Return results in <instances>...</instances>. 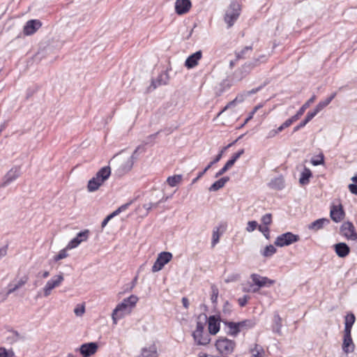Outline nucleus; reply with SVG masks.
Instances as JSON below:
<instances>
[{
    "mask_svg": "<svg viewBox=\"0 0 357 357\" xmlns=\"http://www.w3.org/2000/svg\"><path fill=\"white\" fill-rule=\"evenodd\" d=\"M137 301V296L135 295H131L123 299L121 303L118 304L113 310L112 314L114 324H116L119 319H121L125 315L130 314Z\"/></svg>",
    "mask_w": 357,
    "mask_h": 357,
    "instance_id": "obj_1",
    "label": "nucleus"
},
{
    "mask_svg": "<svg viewBox=\"0 0 357 357\" xmlns=\"http://www.w3.org/2000/svg\"><path fill=\"white\" fill-rule=\"evenodd\" d=\"M111 174L110 167L107 166L102 167L94 177L89 181L87 189L89 192L97 190L99 187L109 177Z\"/></svg>",
    "mask_w": 357,
    "mask_h": 357,
    "instance_id": "obj_2",
    "label": "nucleus"
},
{
    "mask_svg": "<svg viewBox=\"0 0 357 357\" xmlns=\"http://www.w3.org/2000/svg\"><path fill=\"white\" fill-rule=\"evenodd\" d=\"M241 12L240 3L236 0H232L225 14V23L227 28H230L234 24L240 16Z\"/></svg>",
    "mask_w": 357,
    "mask_h": 357,
    "instance_id": "obj_3",
    "label": "nucleus"
},
{
    "mask_svg": "<svg viewBox=\"0 0 357 357\" xmlns=\"http://www.w3.org/2000/svg\"><path fill=\"white\" fill-rule=\"evenodd\" d=\"M252 284L250 285V291L252 292H257L261 287H270L274 284V280H272L266 277L261 276L259 274L253 273L250 275Z\"/></svg>",
    "mask_w": 357,
    "mask_h": 357,
    "instance_id": "obj_4",
    "label": "nucleus"
},
{
    "mask_svg": "<svg viewBox=\"0 0 357 357\" xmlns=\"http://www.w3.org/2000/svg\"><path fill=\"white\" fill-rule=\"evenodd\" d=\"M64 280L63 275L60 273L53 276L50 279L42 289L43 295L44 297H48L51 295L54 289L59 287Z\"/></svg>",
    "mask_w": 357,
    "mask_h": 357,
    "instance_id": "obj_5",
    "label": "nucleus"
},
{
    "mask_svg": "<svg viewBox=\"0 0 357 357\" xmlns=\"http://www.w3.org/2000/svg\"><path fill=\"white\" fill-rule=\"evenodd\" d=\"M139 150V147H137L132 155L126 156V157H121L119 158V167L118 169V172L120 175H123L127 172H128L132 168L135 160H136L135 154Z\"/></svg>",
    "mask_w": 357,
    "mask_h": 357,
    "instance_id": "obj_6",
    "label": "nucleus"
},
{
    "mask_svg": "<svg viewBox=\"0 0 357 357\" xmlns=\"http://www.w3.org/2000/svg\"><path fill=\"white\" fill-rule=\"evenodd\" d=\"M299 239V236L294 234L291 232H286L276 238L275 241V245L278 247L288 246L298 241Z\"/></svg>",
    "mask_w": 357,
    "mask_h": 357,
    "instance_id": "obj_7",
    "label": "nucleus"
},
{
    "mask_svg": "<svg viewBox=\"0 0 357 357\" xmlns=\"http://www.w3.org/2000/svg\"><path fill=\"white\" fill-rule=\"evenodd\" d=\"M172 254L169 252H160L154 264L152 266V272L155 273L160 271L165 264H167L169 261L172 259Z\"/></svg>",
    "mask_w": 357,
    "mask_h": 357,
    "instance_id": "obj_8",
    "label": "nucleus"
},
{
    "mask_svg": "<svg viewBox=\"0 0 357 357\" xmlns=\"http://www.w3.org/2000/svg\"><path fill=\"white\" fill-rule=\"evenodd\" d=\"M342 236L349 240L357 241V233L355 231L354 225L350 222H344L340 228Z\"/></svg>",
    "mask_w": 357,
    "mask_h": 357,
    "instance_id": "obj_9",
    "label": "nucleus"
},
{
    "mask_svg": "<svg viewBox=\"0 0 357 357\" xmlns=\"http://www.w3.org/2000/svg\"><path fill=\"white\" fill-rule=\"evenodd\" d=\"M20 175V167H12L4 176L3 182L1 184V187L4 188L9 185L10 183L16 180Z\"/></svg>",
    "mask_w": 357,
    "mask_h": 357,
    "instance_id": "obj_10",
    "label": "nucleus"
},
{
    "mask_svg": "<svg viewBox=\"0 0 357 357\" xmlns=\"http://www.w3.org/2000/svg\"><path fill=\"white\" fill-rule=\"evenodd\" d=\"M98 344L96 342L85 343L80 346L76 351H79L83 357H89L96 353Z\"/></svg>",
    "mask_w": 357,
    "mask_h": 357,
    "instance_id": "obj_11",
    "label": "nucleus"
},
{
    "mask_svg": "<svg viewBox=\"0 0 357 357\" xmlns=\"http://www.w3.org/2000/svg\"><path fill=\"white\" fill-rule=\"evenodd\" d=\"M89 235V231L86 229L79 232L77 236L73 238L67 245V249H73L77 248L82 242L86 241Z\"/></svg>",
    "mask_w": 357,
    "mask_h": 357,
    "instance_id": "obj_12",
    "label": "nucleus"
},
{
    "mask_svg": "<svg viewBox=\"0 0 357 357\" xmlns=\"http://www.w3.org/2000/svg\"><path fill=\"white\" fill-rule=\"evenodd\" d=\"M41 22L38 20H29L24 26L23 32L26 36L33 34L40 26Z\"/></svg>",
    "mask_w": 357,
    "mask_h": 357,
    "instance_id": "obj_13",
    "label": "nucleus"
},
{
    "mask_svg": "<svg viewBox=\"0 0 357 357\" xmlns=\"http://www.w3.org/2000/svg\"><path fill=\"white\" fill-rule=\"evenodd\" d=\"M192 6L190 0H176L175 2V10L178 15L187 13Z\"/></svg>",
    "mask_w": 357,
    "mask_h": 357,
    "instance_id": "obj_14",
    "label": "nucleus"
},
{
    "mask_svg": "<svg viewBox=\"0 0 357 357\" xmlns=\"http://www.w3.org/2000/svg\"><path fill=\"white\" fill-rule=\"evenodd\" d=\"M355 344L353 342L351 333L344 332L342 350L345 354H349L354 351Z\"/></svg>",
    "mask_w": 357,
    "mask_h": 357,
    "instance_id": "obj_15",
    "label": "nucleus"
},
{
    "mask_svg": "<svg viewBox=\"0 0 357 357\" xmlns=\"http://www.w3.org/2000/svg\"><path fill=\"white\" fill-rule=\"evenodd\" d=\"M192 337L197 345H206L210 342L211 338L209 333L202 331L198 333L192 332Z\"/></svg>",
    "mask_w": 357,
    "mask_h": 357,
    "instance_id": "obj_16",
    "label": "nucleus"
},
{
    "mask_svg": "<svg viewBox=\"0 0 357 357\" xmlns=\"http://www.w3.org/2000/svg\"><path fill=\"white\" fill-rule=\"evenodd\" d=\"M158 349L154 343L145 346L138 357H158Z\"/></svg>",
    "mask_w": 357,
    "mask_h": 357,
    "instance_id": "obj_17",
    "label": "nucleus"
},
{
    "mask_svg": "<svg viewBox=\"0 0 357 357\" xmlns=\"http://www.w3.org/2000/svg\"><path fill=\"white\" fill-rule=\"evenodd\" d=\"M208 333L211 335L216 334L220 330V320L215 316L207 317Z\"/></svg>",
    "mask_w": 357,
    "mask_h": 357,
    "instance_id": "obj_18",
    "label": "nucleus"
},
{
    "mask_svg": "<svg viewBox=\"0 0 357 357\" xmlns=\"http://www.w3.org/2000/svg\"><path fill=\"white\" fill-rule=\"evenodd\" d=\"M238 322L225 321V326L227 328L226 333L232 337H236L242 331Z\"/></svg>",
    "mask_w": 357,
    "mask_h": 357,
    "instance_id": "obj_19",
    "label": "nucleus"
},
{
    "mask_svg": "<svg viewBox=\"0 0 357 357\" xmlns=\"http://www.w3.org/2000/svg\"><path fill=\"white\" fill-rule=\"evenodd\" d=\"M344 211L341 205L333 206L331 209L330 215L331 219L335 222H340L344 218Z\"/></svg>",
    "mask_w": 357,
    "mask_h": 357,
    "instance_id": "obj_20",
    "label": "nucleus"
},
{
    "mask_svg": "<svg viewBox=\"0 0 357 357\" xmlns=\"http://www.w3.org/2000/svg\"><path fill=\"white\" fill-rule=\"evenodd\" d=\"M202 51H197L189 56L185 61V66L188 68H192L198 64V61L202 59Z\"/></svg>",
    "mask_w": 357,
    "mask_h": 357,
    "instance_id": "obj_21",
    "label": "nucleus"
},
{
    "mask_svg": "<svg viewBox=\"0 0 357 357\" xmlns=\"http://www.w3.org/2000/svg\"><path fill=\"white\" fill-rule=\"evenodd\" d=\"M29 280V277L27 275H24L18 281H17L15 284H9V289L8 290L7 294L4 298H3V301L6 299V297L8 295L13 293L18 289L21 288L22 286H24Z\"/></svg>",
    "mask_w": 357,
    "mask_h": 357,
    "instance_id": "obj_22",
    "label": "nucleus"
},
{
    "mask_svg": "<svg viewBox=\"0 0 357 357\" xmlns=\"http://www.w3.org/2000/svg\"><path fill=\"white\" fill-rule=\"evenodd\" d=\"M132 202L126 203L125 204L121 205L120 207H119L116 210H115L114 212H112L111 214L107 215L102 222L101 226L102 227H105L108 222L113 218L114 217L118 215L120 213L126 211L130 205L131 204Z\"/></svg>",
    "mask_w": 357,
    "mask_h": 357,
    "instance_id": "obj_23",
    "label": "nucleus"
},
{
    "mask_svg": "<svg viewBox=\"0 0 357 357\" xmlns=\"http://www.w3.org/2000/svg\"><path fill=\"white\" fill-rule=\"evenodd\" d=\"M335 251L339 257H347L350 252L349 247L344 243H339L334 245Z\"/></svg>",
    "mask_w": 357,
    "mask_h": 357,
    "instance_id": "obj_24",
    "label": "nucleus"
},
{
    "mask_svg": "<svg viewBox=\"0 0 357 357\" xmlns=\"http://www.w3.org/2000/svg\"><path fill=\"white\" fill-rule=\"evenodd\" d=\"M207 324V316L206 314H200L197 318L196 328L193 332L197 334L199 332L206 331L205 327Z\"/></svg>",
    "mask_w": 357,
    "mask_h": 357,
    "instance_id": "obj_25",
    "label": "nucleus"
},
{
    "mask_svg": "<svg viewBox=\"0 0 357 357\" xmlns=\"http://www.w3.org/2000/svg\"><path fill=\"white\" fill-rule=\"evenodd\" d=\"M329 222L330 221L327 218H320L310 224L308 225V229L317 231L322 229L324 225H328Z\"/></svg>",
    "mask_w": 357,
    "mask_h": 357,
    "instance_id": "obj_26",
    "label": "nucleus"
},
{
    "mask_svg": "<svg viewBox=\"0 0 357 357\" xmlns=\"http://www.w3.org/2000/svg\"><path fill=\"white\" fill-rule=\"evenodd\" d=\"M169 81V76L167 73H162L159 75L155 81L152 82L153 89H155L158 86L165 85Z\"/></svg>",
    "mask_w": 357,
    "mask_h": 357,
    "instance_id": "obj_27",
    "label": "nucleus"
},
{
    "mask_svg": "<svg viewBox=\"0 0 357 357\" xmlns=\"http://www.w3.org/2000/svg\"><path fill=\"white\" fill-rule=\"evenodd\" d=\"M252 51V46L249 45L243 48L240 52L236 53V60L244 59L249 56Z\"/></svg>",
    "mask_w": 357,
    "mask_h": 357,
    "instance_id": "obj_28",
    "label": "nucleus"
},
{
    "mask_svg": "<svg viewBox=\"0 0 357 357\" xmlns=\"http://www.w3.org/2000/svg\"><path fill=\"white\" fill-rule=\"evenodd\" d=\"M355 319H356L355 316L352 313L348 314L345 317V323H344L345 326H344V332L351 333L352 326L354 325V324L355 322Z\"/></svg>",
    "mask_w": 357,
    "mask_h": 357,
    "instance_id": "obj_29",
    "label": "nucleus"
},
{
    "mask_svg": "<svg viewBox=\"0 0 357 357\" xmlns=\"http://www.w3.org/2000/svg\"><path fill=\"white\" fill-rule=\"evenodd\" d=\"M244 153V149H241L238 152L233 154L231 158L229 159L226 164L225 165V172L231 167L235 163L236 160Z\"/></svg>",
    "mask_w": 357,
    "mask_h": 357,
    "instance_id": "obj_30",
    "label": "nucleus"
},
{
    "mask_svg": "<svg viewBox=\"0 0 357 357\" xmlns=\"http://www.w3.org/2000/svg\"><path fill=\"white\" fill-rule=\"evenodd\" d=\"M312 176V172L310 169L305 168L301 174L299 182L301 185H306L309 183L310 178Z\"/></svg>",
    "mask_w": 357,
    "mask_h": 357,
    "instance_id": "obj_31",
    "label": "nucleus"
},
{
    "mask_svg": "<svg viewBox=\"0 0 357 357\" xmlns=\"http://www.w3.org/2000/svg\"><path fill=\"white\" fill-rule=\"evenodd\" d=\"M270 188L280 190L284 188V181L282 177H277L272 179L268 183Z\"/></svg>",
    "mask_w": 357,
    "mask_h": 357,
    "instance_id": "obj_32",
    "label": "nucleus"
},
{
    "mask_svg": "<svg viewBox=\"0 0 357 357\" xmlns=\"http://www.w3.org/2000/svg\"><path fill=\"white\" fill-rule=\"evenodd\" d=\"M282 319L279 314H275L273 319V331L279 335L281 334Z\"/></svg>",
    "mask_w": 357,
    "mask_h": 357,
    "instance_id": "obj_33",
    "label": "nucleus"
},
{
    "mask_svg": "<svg viewBox=\"0 0 357 357\" xmlns=\"http://www.w3.org/2000/svg\"><path fill=\"white\" fill-rule=\"evenodd\" d=\"M252 357H264L265 351L261 345L255 344L254 348L250 349Z\"/></svg>",
    "mask_w": 357,
    "mask_h": 357,
    "instance_id": "obj_34",
    "label": "nucleus"
},
{
    "mask_svg": "<svg viewBox=\"0 0 357 357\" xmlns=\"http://www.w3.org/2000/svg\"><path fill=\"white\" fill-rule=\"evenodd\" d=\"M314 115L313 114H312L310 112H308L305 119L303 121H302L298 125H297L296 127H294V132H297L298 130H299L300 129H301L302 128H303L304 126H305V125L310 122L313 118H314Z\"/></svg>",
    "mask_w": 357,
    "mask_h": 357,
    "instance_id": "obj_35",
    "label": "nucleus"
},
{
    "mask_svg": "<svg viewBox=\"0 0 357 357\" xmlns=\"http://www.w3.org/2000/svg\"><path fill=\"white\" fill-rule=\"evenodd\" d=\"M238 326H240L241 331L248 330L255 326V321L254 319H245L241 321H238Z\"/></svg>",
    "mask_w": 357,
    "mask_h": 357,
    "instance_id": "obj_36",
    "label": "nucleus"
},
{
    "mask_svg": "<svg viewBox=\"0 0 357 357\" xmlns=\"http://www.w3.org/2000/svg\"><path fill=\"white\" fill-rule=\"evenodd\" d=\"M316 99V96H312L296 112L295 114L298 119L304 114L306 109Z\"/></svg>",
    "mask_w": 357,
    "mask_h": 357,
    "instance_id": "obj_37",
    "label": "nucleus"
},
{
    "mask_svg": "<svg viewBox=\"0 0 357 357\" xmlns=\"http://www.w3.org/2000/svg\"><path fill=\"white\" fill-rule=\"evenodd\" d=\"M182 181V176L181 174H177L172 176H169L167 179V183L171 187H174L178 183H180Z\"/></svg>",
    "mask_w": 357,
    "mask_h": 357,
    "instance_id": "obj_38",
    "label": "nucleus"
},
{
    "mask_svg": "<svg viewBox=\"0 0 357 357\" xmlns=\"http://www.w3.org/2000/svg\"><path fill=\"white\" fill-rule=\"evenodd\" d=\"M236 347V343L234 340L225 338V354L231 353Z\"/></svg>",
    "mask_w": 357,
    "mask_h": 357,
    "instance_id": "obj_39",
    "label": "nucleus"
},
{
    "mask_svg": "<svg viewBox=\"0 0 357 357\" xmlns=\"http://www.w3.org/2000/svg\"><path fill=\"white\" fill-rule=\"evenodd\" d=\"M298 118L294 115L291 118L287 119L281 126L278 127V130L282 131L284 129L289 127L294 122L296 121Z\"/></svg>",
    "mask_w": 357,
    "mask_h": 357,
    "instance_id": "obj_40",
    "label": "nucleus"
},
{
    "mask_svg": "<svg viewBox=\"0 0 357 357\" xmlns=\"http://www.w3.org/2000/svg\"><path fill=\"white\" fill-rule=\"evenodd\" d=\"M276 252V248L273 245H267L262 251L261 254L264 257H271Z\"/></svg>",
    "mask_w": 357,
    "mask_h": 357,
    "instance_id": "obj_41",
    "label": "nucleus"
},
{
    "mask_svg": "<svg viewBox=\"0 0 357 357\" xmlns=\"http://www.w3.org/2000/svg\"><path fill=\"white\" fill-rule=\"evenodd\" d=\"M219 231H220L219 227L214 228V229L213 231L212 241H211L212 247H214L219 242L220 236V233Z\"/></svg>",
    "mask_w": 357,
    "mask_h": 357,
    "instance_id": "obj_42",
    "label": "nucleus"
},
{
    "mask_svg": "<svg viewBox=\"0 0 357 357\" xmlns=\"http://www.w3.org/2000/svg\"><path fill=\"white\" fill-rule=\"evenodd\" d=\"M223 187V178H220L217 181H215L213 184H212L208 190L211 192H215Z\"/></svg>",
    "mask_w": 357,
    "mask_h": 357,
    "instance_id": "obj_43",
    "label": "nucleus"
},
{
    "mask_svg": "<svg viewBox=\"0 0 357 357\" xmlns=\"http://www.w3.org/2000/svg\"><path fill=\"white\" fill-rule=\"evenodd\" d=\"M223 154V149H221L218 154L217 155V156L215 157V158L211 161L206 167L205 169L202 171V172H204V174L206 172V171L208 169H209L212 165H213L214 164L217 163L218 162H219L222 158V155Z\"/></svg>",
    "mask_w": 357,
    "mask_h": 357,
    "instance_id": "obj_44",
    "label": "nucleus"
},
{
    "mask_svg": "<svg viewBox=\"0 0 357 357\" xmlns=\"http://www.w3.org/2000/svg\"><path fill=\"white\" fill-rule=\"evenodd\" d=\"M67 247L59 251V254L56 255L55 257H54V260L56 261H59V260H61V259H63L66 257H68V253H67Z\"/></svg>",
    "mask_w": 357,
    "mask_h": 357,
    "instance_id": "obj_45",
    "label": "nucleus"
},
{
    "mask_svg": "<svg viewBox=\"0 0 357 357\" xmlns=\"http://www.w3.org/2000/svg\"><path fill=\"white\" fill-rule=\"evenodd\" d=\"M324 107H326L325 104L321 101L319 102L315 108L312 111H310L312 114H313L314 116H315L319 112H320Z\"/></svg>",
    "mask_w": 357,
    "mask_h": 357,
    "instance_id": "obj_46",
    "label": "nucleus"
},
{
    "mask_svg": "<svg viewBox=\"0 0 357 357\" xmlns=\"http://www.w3.org/2000/svg\"><path fill=\"white\" fill-rule=\"evenodd\" d=\"M211 293L212 294H211V300L213 303H216L217 300H218V289L215 286H212L211 287Z\"/></svg>",
    "mask_w": 357,
    "mask_h": 357,
    "instance_id": "obj_47",
    "label": "nucleus"
},
{
    "mask_svg": "<svg viewBox=\"0 0 357 357\" xmlns=\"http://www.w3.org/2000/svg\"><path fill=\"white\" fill-rule=\"evenodd\" d=\"M324 155L322 154H320L319 155H318L317 158H316V159L312 158L311 160V163L314 166H317V165H322V164H324Z\"/></svg>",
    "mask_w": 357,
    "mask_h": 357,
    "instance_id": "obj_48",
    "label": "nucleus"
},
{
    "mask_svg": "<svg viewBox=\"0 0 357 357\" xmlns=\"http://www.w3.org/2000/svg\"><path fill=\"white\" fill-rule=\"evenodd\" d=\"M243 100V97L242 95L236 97L234 100L231 101L229 104H227L226 106H225V107H224L225 111L227 109L231 107L233 105H234L236 104V102H241Z\"/></svg>",
    "mask_w": 357,
    "mask_h": 357,
    "instance_id": "obj_49",
    "label": "nucleus"
},
{
    "mask_svg": "<svg viewBox=\"0 0 357 357\" xmlns=\"http://www.w3.org/2000/svg\"><path fill=\"white\" fill-rule=\"evenodd\" d=\"M261 222L264 225V226H267V225H270L272 222L271 214L267 213V214L264 215V216H262Z\"/></svg>",
    "mask_w": 357,
    "mask_h": 357,
    "instance_id": "obj_50",
    "label": "nucleus"
},
{
    "mask_svg": "<svg viewBox=\"0 0 357 357\" xmlns=\"http://www.w3.org/2000/svg\"><path fill=\"white\" fill-rule=\"evenodd\" d=\"M257 222L256 221H249L247 225L246 230L248 232L253 231L257 227Z\"/></svg>",
    "mask_w": 357,
    "mask_h": 357,
    "instance_id": "obj_51",
    "label": "nucleus"
},
{
    "mask_svg": "<svg viewBox=\"0 0 357 357\" xmlns=\"http://www.w3.org/2000/svg\"><path fill=\"white\" fill-rule=\"evenodd\" d=\"M10 354V357H13V353L10 351V353L4 348L0 347V357H8Z\"/></svg>",
    "mask_w": 357,
    "mask_h": 357,
    "instance_id": "obj_52",
    "label": "nucleus"
},
{
    "mask_svg": "<svg viewBox=\"0 0 357 357\" xmlns=\"http://www.w3.org/2000/svg\"><path fill=\"white\" fill-rule=\"evenodd\" d=\"M250 298V297L248 296H243V297H241L238 299V304L241 307H243L245 306L247 303H248V299Z\"/></svg>",
    "mask_w": 357,
    "mask_h": 357,
    "instance_id": "obj_53",
    "label": "nucleus"
},
{
    "mask_svg": "<svg viewBox=\"0 0 357 357\" xmlns=\"http://www.w3.org/2000/svg\"><path fill=\"white\" fill-rule=\"evenodd\" d=\"M259 230L261 231L266 238H268L269 229L267 226H259Z\"/></svg>",
    "mask_w": 357,
    "mask_h": 357,
    "instance_id": "obj_54",
    "label": "nucleus"
},
{
    "mask_svg": "<svg viewBox=\"0 0 357 357\" xmlns=\"http://www.w3.org/2000/svg\"><path fill=\"white\" fill-rule=\"evenodd\" d=\"M85 312L84 307L82 306H77L75 308L74 312L77 316H82Z\"/></svg>",
    "mask_w": 357,
    "mask_h": 357,
    "instance_id": "obj_55",
    "label": "nucleus"
},
{
    "mask_svg": "<svg viewBox=\"0 0 357 357\" xmlns=\"http://www.w3.org/2000/svg\"><path fill=\"white\" fill-rule=\"evenodd\" d=\"M280 132H282L281 130H278V128L277 129H273L271 130H270L268 132V135H267V138H273V137H275L277 135H278Z\"/></svg>",
    "mask_w": 357,
    "mask_h": 357,
    "instance_id": "obj_56",
    "label": "nucleus"
},
{
    "mask_svg": "<svg viewBox=\"0 0 357 357\" xmlns=\"http://www.w3.org/2000/svg\"><path fill=\"white\" fill-rule=\"evenodd\" d=\"M239 275L238 274H232L231 275H229L226 280H225V282H234L238 279Z\"/></svg>",
    "mask_w": 357,
    "mask_h": 357,
    "instance_id": "obj_57",
    "label": "nucleus"
},
{
    "mask_svg": "<svg viewBox=\"0 0 357 357\" xmlns=\"http://www.w3.org/2000/svg\"><path fill=\"white\" fill-rule=\"evenodd\" d=\"M349 191L354 194L357 195V184L356 183H351L348 186Z\"/></svg>",
    "mask_w": 357,
    "mask_h": 357,
    "instance_id": "obj_58",
    "label": "nucleus"
},
{
    "mask_svg": "<svg viewBox=\"0 0 357 357\" xmlns=\"http://www.w3.org/2000/svg\"><path fill=\"white\" fill-rule=\"evenodd\" d=\"M336 96V93H333L328 98L322 102L325 104L326 107L328 106L330 102L333 100V98Z\"/></svg>",
    "mask_w": 357,
    "mask_h": 357,
    "instance_id": "obj_59",
    "label": "nucleus"
},
{
    "mask_svg": "<svg viewBox=\"0 0 357 357\" xmlns=\"http://www.w3.org/2000/svg\"><path fill=\"white\" fill-rule=\"evenodd\" d=\"M215 347L216 349L220 351V353L222 354L223 352L222 349V348L223 347V340H218L215 344Z\"/></svg>",
    "mask_w": 357,
    "mask_h": 357,
    "instance_id": "obj_60",
    "label": "nucleus"
},
{
    "mask_svg": "<svg viewBox=\"0 0 357 357\" xmlns=\"http://www.w3.org/2000/svg\"><path fill=\"white\" fill-rule=\"evenodd\" d=\"M158 203H156V204H152V203H149V204H146L144 205V208L146 210V211H150L152 208H155L158 206Z\"/></svg>",
    "mask_w": 357,
    "mask_h": 357,
    "instance_id": "obj_61",
    "label": "nucleus"
},
{
    "mask_svg": "<svg viewBox=\"0 0 357 357\" xmlns=\"http://www.w3.org/2000/svg\"><path fill=\"white\" fill-rule=\"evenodd\" d=\"M231 310L230 309V306H229V304L228 303V302L225 303V310H224L225 314H229L231 312Z\"/></svg>",
    "mask_w": 357,
    "mask_h": 357,
    "instance_id": "obj_62",
    "label": "nucleus"
},
{
    "mask_svg": "<svg viewBox=\"0 0 357 357\" xmlns=\"http://www.w3.org/2000/svg\"><path fill=\"white\" fill-rule=\"evenodd\" d=\"M182 303H183V307L185 308V309H188V307H189V301H188V299L185 297H183L182 298Z\"/></svg>",
    "mask_w": 357,
    "mask_h": 357,
    "instance_id": "obj_63",
    "label": "nucleus"
},
{
    "mask_svg": "<svg viewBox=\"0 0 357 357\" xmlns=\"http://www.w3.org/2000/svg\"><path fill=\"white\" fill-rule=\"evenodd\" d=\"M261 87H258V88H256V89H253L247 92V95L249 96V95H251V94H254L255 93H257V91H259L260 90Z\"/></svg>",
    "mask_w": 357,
    "mask_h": 357,
    "instance_id": "obj_64",
    "label": "nucleus"
}]
</instances>
